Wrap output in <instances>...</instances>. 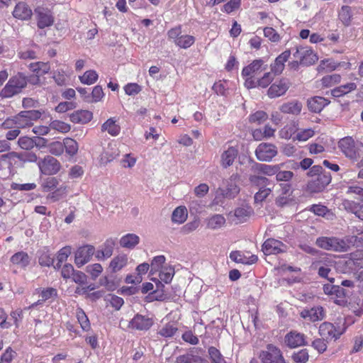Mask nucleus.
Returning a JSON list of instances; mask_svg holds the SVG:
<instances>
[{"mask_svg": "<svg viewBox=\"0 0 363 363\" xmlns=\"http://www.w3.org/2000/svg\"><path fill=\"white\" fill-rule=\"evenodd\" d=\"M334 264L335 261L330 255L325 252H320L313 259L311 267L317 271L320 277L327 279L330 282L333 283L335 279L330 277L329 274Z\"/></svg>", "mask_w": 363, "mask_h": 363, "instance_id": "nucleus-1", "label": "nucleus"}, {"mask_svg": "<svg viewBox=\"0 0 363 363\" xmlns=\"http://www.w3.org/2000/svg\"><path fill=\"white\" fill-rule=\"evenodd\" d=\"M315 245L325 250L335 252H347L349 244L346 240L336 237H320L316 239Z\"/></svg>", "mask_w": 363, "mask_h": 363, "instance_id": "nucleus-2", "label": "nucleus"}, {"mask_svg": "<svg viewBox=\"0 0 363 363\" xmlns=\"http://www.w3.org/2000/svg\"><path fill=\"white\" fill-rule=\"evenodd\" d=\"M154 320L152 318L138 313L130 321L121 320L119 326L123 330L130 328L147 331L152 326Z\"/></svg>", "mask_w": 363, "mask_h": 363, "instance_id": "nucleus-3", "label": "nucleus"}, {"mask_svg": "<svg viewBox=\"0 0 363 363\" xmlns=\"http://www.w3.org/2000/svg\"><path fill=\"white\" fill-rule=\"evenodd\" d=\"M259 358L262 363H286L281 350L272 344H268L261 351Z\"/></svg>", "mask_w": 363, "mask_h": 363, "instance_id": "nucleus-4", "label": "nucleus"}, {"mask_svg": "<svg viewBox=\"0 0 363 363\" xmlns=\"http://www.w3.org/2000/svg\"><path fill=\"white\" fill-rule=\"evenodd\" d=\"M26 79L21 75L11 78L1 91V96L9 98L19 93L26 86Z\"/></svg>", "mask_w": 363, "mask_h": 363, "instance_id": "nucleus-5", "label": "nucleus"}, {"mask_svg": "<svg viewBox=\"0 0 363 363\" xmlns=\"http://www.w3.org/2000/svg\"><path fill=\"white\" fill-rule=\"evenodd\" d=\"M295 50L293 57L294 59L300 60L301 65H312L318 60L317 54L310 47L299 46L296 47Z\"/></svg>", "mask_w": 363, "mask_h": 363, "instance_id": "nucleus-6", "label": "nucleus"}, {"mask_svg": "<svg viewBox=\"0 0 363 363\" xmlns=\"http://www.w3.org/2000/svg\"><path fill=\"white\" fill-rule=\"evenodd\" d=\"M41 115L42 113L37 110L21 111L16 115L17 128L20 130L31 126L33 121L40 118Z\"/></svg>", "mask_w": 363, "mask_h": 363, "instance_id": "nucleus-7", "label": "nucleus"}, {"mask_svg": "<svg viewBox=\"0 0 363 363\" xmlns=\"http://www.w3.org/2000/svg\"><path fill=\"white\" fill-rule=\"evenodd\" d=\"M331 175L329 172H324L315 179L309 181L306 186V190L310 193H319L330 183Z\"/></svg>", "mask_w": 363, "mask_h": 363, "instance_id": "nucleus-8", "label": "nucleus"}, {"mask_svg": "<svg viewBox=\"0 0 363 363\" xmlns=\"http://www.w3.org/2000/svg\"><path fill=\"white\" fill-rule=\"evenodd\" d=\"M291 86L288 79L282 78L273 83L267 90V95L269 98H277L283 96Z\"/></svg>", "mask_w": 363, "mask_h": 363, "instance_id": "nucleus-9", "label": "nucleus"}, {"mask_svg": "<svg viewBox=\"0 0 363 363\" xmlns=\"http://www.w3.org/2000/svg\"><path fill=\"white\" fill-rule=\"evenodd\" d=\"M95 249L92 245H86L79 247L75 252L74 262L78 267L86 264L94 254Z\"/></svg>", "mask_w": 363, "mask_h": 363, "instance_id": "nucleus-10", "label": "nucleus"}, {"mask_svg": "<svg viewBox=\"0 0 363 363\" xmlns=\"http://www.w3.org/2000/svg\"><path fill=\"white\" fill-rule=\"evenodd\" d=\"M267 65H264L262 60H255L250 65L245 67L242 70V77L247 78L255 79V76L260 74L262 71L266 70Z\"/></svg>", "mask_w": 363, "mask_h": 363, "instance_id": "nucleus-11", "label": "nucleus"}, {"mask_svg": "<svg viewBox=\"0 0 363 363\" xmlns=\"http://www.w3.org/2000/svg\"><path fill=\"white\" fill-rule=\"evenodd\" d=\"M286 250V246L283 242L273 238L267 239L262 245V251L266 255H277Z\"/></svg>", "mask_w": 363, "mask_h": 363, "instance_id": "nucleus-12", "label": "nucleus"}, {"mask_svg": "<svg viewBox=\"0 0 363 363\" xmlns=\"http://www.w3.org/2000/svg\"><path fill=\"white\" fill-rule=\"evenodd\" d=\"M273 79L274 74L271 72H266L262 77L257 79H252V77L247 78L245 81L244 85L248 89H253L257 86L266 88L270 84Z\"/></svg>", "mask_w": 363, "mask_h": 363, "instance_id": "nucleus-13", "label": "nucleus"}, {"mask_svg": "<svg viewBox=\"0 0 363 363\" xmlns=\"http://www.w3.org/2000/svg\"><path fill=\"white\" fill-rule=\"evenodd\" d=\"M338 147L347 157H359V155H357L356 145L352 137L348 136L340 139L338 143Z\"/></svg>", "mask_w": 363, "mask_h": 363, "instance_id": "nucleus-14", "label": "nucleus"}, {"mask_svg": "<svg viewBox=\"0 0 363 363\" xmlns=\"http://www.w3.org/2000/svg\"><path fill=\"white\" fill-rule=\"evenodd\" d=\"M257 159H272L277 154V147L271 143H260L255 150Z\"/></svg>", "mask_w": 363, "mask_h": 363, "instance_id": "nucleus-15", "label": "nucleus"}, {"mask_svg": "<svg viewBox=\"0 0 363 363\" xmlns=\"http://www.w3.org/2000/svg\"><path fill=\"white\" fill-rule=\"evenodd\" d=\"M35 13L37 16L38 28H44L52 25L54 18L49 10L38 7L35 10Z\"/></svg>", "mask_w": 363, "mask_h": 363, "instance_id": "nucleus-16", "label": "nucleus"}, {"mask_svg": "<svg viewBox=\"0 0 363 363\" xmlns=\"http://www.w3.org/2000/svg\"><path fill=\"white\" fill-rule=\"evenodd\" d=\"M300 315L311 322L321 320L325 317V311L322 306H314L310 309H303Z\"/></svg>", "mask_w": 363, "mask_h": 363, "instance_id": "nucleus-17", "label": "nucleus"}, {"mask_svg": "<svg viewBox=\"0 0 363 363\" xmlns=\"http://www.w3.org/2000/svg\"><path fill=\"white\" fill-rule=\"evenodd\" d=\"M319 334L325 340H332L333 338L337 340L340 337L342 333L338 332L333 324L324 322L319 327Z\"/></svg>", "mask_w": 363, "mask_h": 363, "instance_id": "nucleus-18", "label": "nucleus"}, {"mask_svg": "<svg viewBox=\"0 0 363 363\" xmlns=\"http://www.w3.org/2000/svg\"><path fill=\"white\" fill-rule=\"evenodd\" d=\"M285 342L291 348L305 345V335L296 331H291L285 336Z\"/></svg>", "mask_w": 363, "mask_h": 363, "instance_id": "nucleus-19", "label": "nucleus"}, {"mask_svg": "<svg viewBox=\"0 0 363 363\" xmlns=\"http://www.w3.org/2000/svg\"><path fill=\"white\" fill-rule=\"evenodd\" d=\"M38 167L41 172L46 175L55 174L60 169L58 160H40Z\"/></svg>", "mask_w": 363, "mask_h": 363, "instance_id": "nucleus-20", "label": "nucleus"}, {"mask_svg": "<svg viewBox=\"0 0 363 363\" xmlns=\"http://www.w3.org/2000/svg\"><path fill=\"white\" fill-rule=\"evenodd\" d=\"M290 55L291 51L287 50L275 59L274 63L271 65V70L274 74H280L283 72L284 64L289 60Z\"/></svg>", "mask_w": 363, "mask_h": 363, "instance_id": "nucleus-21", "label": "nucleus"}, {"mask_svg": "<svg viewBox=\"0 0 363 363\" xmlns=\"http://www.w3.org/2000/svg\"><path fill=\"white\" fill-rule=\"evenodd\" d=\"M302 108L303 105L300 101L297 100H293L284 103L279 107V110L283 113L297 116L301 112Z\"/></svg>", "mask_w": 363, "mask_h": 363, "instance_id": "nucleus-22", "label": "nucleus"}, {"mask_svg": "<svg viewBox=\"0 0 363 363\" xmlns=\"http://www.w3.org/2000/svg\"><path fill=\"white\" fill-rule=\"evenodd\" d=\"M230 258L235 262L241 263L243 264H252L256 263L258 260L257 255H252L247 257L240 251L231 252L230 253Z\"/></svg>", "mask_w": 363, "mask_h": 363, "instance_id": "nucleus-23", "label": "nucleus"}, {"mask_svg": "<svg viewBox=\"0 0 363 363\" xmlns=\"http://www.w3.org/2000/svg\"><path fill=\"white\" fill-rule=\"evenodd\" d=\"M93 118V114L87 110H78L69 115V119L75 123H87Z\"/></svg>", "mask_w": 363, "mask_h": 363, "instance_id": "nucleus-24", "label": "nucleus"}, {"mask_svg": "<svg viewBox=\"0 0 363 363\" xmlns=\"http://www.w3.org/2000/svg\"><path fill=\"white\" fill-rule=\"evenodd\" d=\"M126 149L127 147L124 145H121L118 147L116 143H111L108 144L107 155L113 158L122 157L124 159H128L130 154L125 152Z\"/></svg>", "mask_w": 363, "mask_h": 363, "instance_id": "nucleus-25", "label": "nucleus"}, {"mask_svg": "<svg viewBox=\"0 0 363 363\" xmlns=\"http://www.w3.org/2000/svg\"><path fill=\"white\" fill-rule=\"evenodd\" d=\"M329 104V101L321 96H315L308 100V109L315 113L320 112Z\"/></svg>", "mask_w": 363, "mask_h": 363, "instance_id": "nucleus-26", "label": "nucleus"}, {"mask_svg": "<svg viewBox=\"0 0 363 363\" xmlns=\"http://www.w3.org/2000/svg\"><path fill=\"white\" fill-rule=\"evenodd\" d=\"M252 169L255 173L272 176L278 172L279 167L277 165H267L255 163L252 166Z\"/></svg>", "mask_w": 363, "mask_h": 363, "instance_id": "nucleus-27", "label": "nucleus"}, {"mask_svg": "<svg viewBox=\"0 0 363 363\" xmlns=\"http://www.w3.org/2000/svg\"><path fill=\"white\" fill-rule=\"evenodd\" d=\"M101 131L107 132L111 136H117L121 132V127L116 123L114 118H110L101 125Z\"/></svg>", "mask_w": 363, "mask_h": 363, "instance_id": "nucleus-28", "label": "nucleus"}, {"mask_svg": "<svg viewBox=\"0 0 363 363\" xmlns=\"http://www.w3.org/2000/svg\"><path fill=\"white\" fill-rule=\"evenodd\" d=\"M346 264L352 270H358L363 268V254L361 252L351 253Z\"/></svg>", "mask_w": 363, "mask_h": 363, "instance_id": "nucleus-29", "label": "nucleus"}, {"mask_svg": "<svg viewBox=\"0 0 363 363\" xmlns=\"http://www.w3.org/2000/svg\"><path fill=\"white\" fill-rule=\"evenodd\" d=\"M298 130V125L297 123L293 121L285 125L279 131V136L285 140H289L295 133Z\"/></svg>", "mask_w": 363, "mask_h": 363, "instance_id": "nucleus-30", "label": "nucleus"}, {"mask_svg": "<svg viewBox=\"0 0 363 363\" xmlns=\"http://www.w3.org/2000/svg\"><path fill=\"white\" fill-rule=\"evenodd\" d=\"M13 14L15 18L27 20L31 17L32 11L26 4L19 3L16 6Z\"/></svg>", "mask_w": 363, "mask_h": 363, "instance_id": "nucleus-31", "label": "nucleus"}, {"mask_svg": "<svg viewBox=\"0 0 363 363\" xmlns=\"http://www.w3.org/2000/svg\"><path fill=\"white\" fill-rule=\"evenodd\" d=\"M11 262L13 264L25 268L30 264V258L26 252L21 251L15 253L11 257Z\"/></svg>", "mask_w": 363, "mask_h": 363, "instance_id": "nucleus-32", "label": "nucleus"}, {"mask_svg": "<svg viewBox=\"0 0 363 363\" xmlns=\"http://www.w3.org/2000/svg\"><path fill=\"white\" fill-rule=\"evenodd\" d=\"M260 174L255 173L250 174L249 177V181L252 186L261 188H265L274 185L272 184L269 179L265 177L259 175Z\"/></svg>", "mask_w": 363, "mask_h": 363, "instance_id": "nucleus-33", "label": "nucleus"}, {"mask_svg": "<svg viewBox=\"0 0 363 363\" xmlns=\"http://www.w3.org/2000/svg\"><path fill=\"white\" fill-rule=\"evenodd\" d=\"M343 206L347 211L354 213L357 218L363 220V204L347 200L343 202Z\"/></svg>", "mask_w": 363, "mask_h": 363, "instance_id": "nucleus-34", "label": "nucleus"}, {"mask_svg": "<svg viewBox=\"0 0 363 363\" xmlns=\"http://www.w3.org/2000/svg\"><path fill=\"white\" fill-rule=\"evenodd\" d=\"M140 241V238L133 233H128L123 236L120 240V245L123 247L132 249L135 247Z\"/></svg>", "mask_w": 363, "mask_h": 363, "instance_id": "nucleus-35", "label": "nucleus"}, {"mask_svg": "<svg viewBox=\"0 0 363 363\" xmlns=\"http://www.w3.org/2000/svg\"><path fill=\"white\" fill-rule=\"evenodd\" d=\"M188 213L186 207L179 206L176 208L172 215V220L174 223L182 224L186 220Z\"/></svg>", "mask_w": 363, "mask_h": 363, "instance_id": "nucleus-36", "label": "nucleus"}, {"mask_svg": "<svg viewBox=\"0 0 363 363\" xmlns=\"http://www.w3.org/2000/svg\"><path fill=\"white\" fill-rule=\"evenodd\" d=\"M128 262V257L125 255H120L114 257L109 264V268L113 272L120 271Z\"/></svg>", "mask_w": 363, "mask_h": 363, "instance_id": "nucleus-37", "label": "nucleus"}, {"mask_svg": "<svg viewBox=\"0 0 363 363\" xmlns=\"http://www.w3.org/2000/svg\"><path fill=\"white\" fill-rule=\"evenodd\" d=\"M225 223V218L220 214H215L207 219V228L216 230L223 227Z\"/></svg>", "mask_w": 363, "mask_h": 363, "instance_id": "nucleus-38", "label": "nucleus"}, {"mask_svg": "<svg viewBox=\"0 0 363 363\" xmlns=\"http://www.w3.org/2000/svg\"><path fill=\"white\" fill-rule=\"evenodd\" d=\"M341 80V77L340 74H333L331 75H327L323 77L320 82H318V86L328 88L334 86L336 84H338Z\"/></svg>", "mask_w": 363, "mask_h": 363, "instance_id": "nucleus-39", "label": "nucleus"}, {"mask_svg": "<svg viewBox=\"0 0 363 363\" xmlns=\"http://www.w3.org/2000/svg\"><path fill=\"white\" fill-rule=\"evenodd\" d=\"M356 88L357 85L354 83H347L332 90V95L335 97H340L350 93V91L354 90Z\"/></svg>", "mask_w": 363, "mask_h": 363, "instance_id": "nucleus-40", "label": "nucleus"}, {"mask_svg": "<svg viewBox=\"0 0 363 363\" xmlns=\"http://www.w3.org/2000/svg\"><path fill=\"white\" fill-rule=\"evenodd\" d=\"M252 212V209L249 206L240 207L235 210L234 216L237 218L238 222L242 223L247 220Z\"/></svg>", "mask_w": 363, "mask_h": 363, "instance_id": "nucleus-41", "label": "nucleus"}, {"mask_svg": "<svg viewBox=\"0 0 363 363\" xmlns=\"http://www.w3.org/2000/svg\"><path fill=\"white\" fill-rule=\"evenodd\" d=\"M79 78L81 83L84 84L91 85L94 84L97 81L99 75L95 70L89 69L86 71L83 74V75L80 76Z\"/></svg>", "mask_w": 363, "mask_h": 363, "instance_id": "nucleus-42", "label": "nucleus"}, {"mask_svg": "<svg viewBox=\"0 0 363 363\" xmlns=\"http://www.w3.org/2000/svg\"><path fill=\"white\" fill-rule=\"evenodd\" d=\"M269 118L268 114L264 111H257L250 114L248 121L250 123L261 125L264 123Z\"/></svg>", "mask_w": 363, "mask_h": 363, "instance_id": "nucleus-43", "label": "nucleus"}, {"mask_svg": "<svg viewBox=\"0 0 363 363\" xmlns=\"http://www.w3.org/2000/svg\"><path fill=\"white\" fill-rule=\"evenodd\" d=\"M179 363H208L207 360L193 354H186L177 357Z\"/></svg>", "mask_w": 363, "mask_h": 363, "instance_id": "nucleus-44", "label": "nucleus"}, {"mask_svg": "<svg viewBox=\"0 0 363 363\" xmlns=\"http://www.w3.org/2000/svg\"><path fill=\"white\" fill-rule=\"evenodd\" d=\"M315 135V130L313 128L299 129L297 131L295 137L293 138L294 140L299 142H305L308 139L313 137Z\"/></svg>", "mask_w": 363, "mask_h": 363, "instance_id": "nucleus-45", "label": "nucleus"}, {"mask_svg": "<svg viewBox=\"0 0 363 363\" xmlns=\"http://www.w3.org/2000/svg\"><path fill=\"white\" fill-rule=\"evenodd\" d=\"M178 328L173 323H167L159 329L157 333L164 337H172L177 332Z\"/></svg>", "mask_w": 363, "mask_h": 363, "instance_id": "nucleus-46", "label": "nucleus"}, {"mask_svg": "<svg viewBox=\"0 0 363 363\" xmlns=\"http://www.w3.org/2000/svg\"><path fill=\"white\" fill-rule=\"evenodd\" d=\"M30 69L33 72H36L38 74H45L50 72V66L48 63L38 62L35 63H31L30 65Z\"/></svg>", "mask_w": 363, "mask_h": 363, "instance_id": "nucleus-47", "label": "nucleus"}, {"mask_svg": "<svg viewBox=\"0 0 363 363\" xmlns=\"http://www.w3.org/2000/svg\"><path fill=\"white\" fill-rule=\"evenodd\" d=\"M18 145L21 149L29 150H31L35 145H40L34 138L27 136L19 138L18 140Z\"/></svg>", "mask_w": 363, "mask_h": 363, "instance_id": "nucleus-48", "label": "nucleus"}, {"mask_svg": "<svg viewBox=\"0 0 363 363\" xmlns=\"http://www.w3.org/2000/svg\"><path fill=\"white\" fill-rule=\"evenodd\" d=\"M67 192V187L66 186H60L47 196V199L52 202H56L63 198Z\"/></svg>", "mask_w": 363, "mask_h": 363, "instance_id": "nucleus-49", "label": "nucleus"}, {"mask_svg": "<svg viewBox=\"0 0 363 363\" xmlns=\"http://www.w3.org/2000/svg\"><path fill=\"white\" fill-rule=\"evenodd\" d=\"M165 260L166 259L164 255L155 257L151 262V264L150 265L151 267L150 274H153L162 270L163 269L162 264L164 263Z\"/></svg>", "mask_w": 363, "mask_h": 363, "instance_id": "nucleus-50", "label": "nucleus"}, {"mask_svg": "<svg viewBox=\"0 0 363 363\" xmlns=\"http://www.w3.org/2000/svg\"><path fill=\"white\" fill-rule=\"evenodd\" d=\"M274 185L265 188L259 189V191L255 194L254 199L255 203H262L272 193Z\"/></svg>", "mask_w": 363, "mask_h": 363, "instance_id": "nucleus-51", "label": "nucleus"}, {"mask_svg": "<svg viewBox=\"0 0 363 363\" xmlns=\"http://www.w3.org/2000/svg\"><path fill=\"white\" fill-rule=\"evenodd\" d=\"M195 42V38L190 35H182L179 40H177L176 45L180 48L187 49L190 48Z\"/></svg>", "mask_w": 363, "mask_h": 363, "instance_id": "nucleus-52", "label": "nucleus"}, {"mask_svg": "<svg viewBox=\"0 0 363 363\" xmlns=\"http://www.w3.org/2000/svg\"><path fill=\"white\" fill-rule=\"evenodd\" d=\"M50 128L62 133H68L71 129L70 125L58 120L52 121L50 124Z\"/></svg>", "mask_w": 363, "mask_h": 363, "instance_id": "nucleus-53", "label": "nucleus"}, {"mask_svg": "<svg viewBox=\"0 0 363 363\" xmlns=\"http://www.w3.org/2000/svg\"><path fill=\"white\" fill-rule=\"evenodd\" d=\"M56 295V290L53 288H48L41 291L40 296L41 299L38 301L37 302L33 303L29 307L30 308H35L41 302L45 301L46 300L50 298L53 296Z\"/></svg>", "mask_w": 363, "mask_h": 363, "instance_id": "nucleus-54", "label": "nucleus"}, {"mask_svg": "<svg viewBox=\"0 0 363 363\" xmlns=\"http://www.w3.org/2000/svg\"><path fill=\"white\" fill-rule=\"evenodd\" d=\"M208 352L212 363H226L220 351L215 347H210Z\"/></svg>", "mask_w": 363, "mask_h": 363, "instance_id": "nucleus-55", "label": "nucleus"}, {"mask_svg": "<svg viewBox=\"0 0 363 363\" xmlns=\"http://www.w3.org/2000/svg\"><path fill=\"white\" fill-rule=\"evenodd\" d=\"M339 18L343 24L346 26L350 25L352 18V12L348 6H342L339 12Z\"/></svg>", "mask_w": 363, "mask_h": 363, "instance_id": "nucleus-56", "label": "nucleus"}, {"mask_svg": "<svg viewBox=\"0 0 363 363\" xmlns=\"http://www.w3.org/2000/svg\"><path fill=\"white\" fill-rule=\"evenodd\" d=\"M77 318L82 328L85 331H88L90 329L89 320L82 309H77Z\"/></svg>", "mask_w": 363, "mask_h": 363, "instance_id": "nucleus-57", "label": "nucleus"}, {"mask_svg": "<svg viewBox=\"0 0 363 363\" xmlns=\"http://www.w3.org/2000/svg\"><path fill=\"white\" fill-rule=\"evenodd\" d=\"M291 358L294 363H306L308 360L309 355L307 350L303 349L294 352Z\"/></svg>", "mask_w": 363, "mask_h": 363, "instance_id": "nucleus-58", "label": "nucleus"}, {"mask_svg": "<svg viewBox=\"0 0 363 363\" xmlns=\"http://www.w3.org/2000/svg\"><path fill=\"white\" fill-rule=\"evenodd\" d=\"M174 274V268L172 267H165L160 271V278L162 281L168 284L172 281Z\"/></svg>", "mask_w": 363, "mask_h": 363, "instance_id": "nucleus-59", "label": "nucleus"}, {"mask_svg": "<svg viewBox=\"0 0 363 363\" xmlns=\"http://www.w3.org/2000/svg\"><path fill=\"white\" fill-rule=\"evenodd\" d=\"M66 152L70 155L73 156L78 150L77 143L72 138H66L64 140V146Z\"/></svg>", "mask_w": 363, "mask_h": 363, "instance_id": "nucleus-60", "label": "nucleus"}, {"mask_svg": "<svg viewBox=\"0 0 363 363\" xmlns=\"http://www.w3.org/2000/svg\"><path fill=\"white\" fill-rule=\"evenodd\" d=\"M58 184L59 182L55 177H48L43 181L41 186L43 191H49L55 189Z\"/></svg>", "mask_w": 363, "mask_h": 363, "instance_id": "nucleus-61", "label": "nucleus"}, {"mask_svg": "<svg viewBox=\"0 0 363 363\" xmlns=\"http://www.w3.org/2000/svg\"><path fill=\"white\" fill-rule=\"evenodd\" d=\"M238 155V149L235 146L228 145L222 154V159H235Z\"/></svg>", "mask_w": 363, "mask_h": 363, "instance_id": "nucleus-62", "label": "nucleus"}, {"mask_svg": "<svg viewBox=\"0 0 363 363\" xmlns=\"http://www.w3.org/2000/svg\"><path fill=\"white\" fill-rule=\"evenodd\" d=\"M87 273H89L92 278L95 279L98 277L103 271V267L100 264H94L88 265L86 268Z\"/></svg>", "mask_w": 363, "mask_h": 363, "instance_id": "nucleus-63", "label": "nucleus"}, {"mask_svg": "<svg viewBox=\"0 0 363 363\" xmlns=\"http://www.w3.org/2000/svg\"><path fill=\"white\" fill-rule=\"evenodd\" d=\"M349 246L352 244L357 247H363V230L357 235L349 237L346 239Z\"/></svg>", "mask_w": 363, "mask_h": 363, "instance_id": "nucleus-64", "label": "nucleus"}]
</instances>
